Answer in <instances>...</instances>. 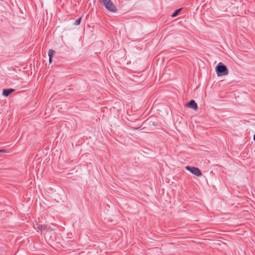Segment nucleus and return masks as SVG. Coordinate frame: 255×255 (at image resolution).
<instances>
[{
    "mask_svg": "<svg viewBox=\"0 0 255 255\" xmlns=\"http://www.w3.org/2000/svg\"><path fill=\"white\" fill-rule=\"evenodd\" d=\"M102 4L109 11L112 12H116L117 11L116 7L111 0H100Z\"/></svg>",
    "mask_w": 255,
    "mask_h": 255,
    "instance_id": "1",
    "label": "nucleus"
},
{
    "mask_svg": "<svg viewBox=\"0 0 255 255\" xmlns=\"http://www.w3.org/2000/svg\"><path fill=\"white\" fill-rule=\"evenodd\" d=\"M216 71L218 76L226 75L228 74L227 67L222 63L220 62L216 67Z\"/></svg>",
    "mask_w": 255,
    "mask_h": 255,
    "instance_id": "2",
    "label": "nucleus"
},
{
    "mask_svg": "<svg viewBox=\"0 0 255 255\" xmlns=\"http://www.w3.org/2000/svg\"><path fill=\"white\" fill-rule=\"evenodd\" d=\"M185 168L188 171L197 176H201L202 175V173L198 168L189 166H187Z\"/></svg>",
    "mask_w": 255,
    "mask_h": 255,
    "instance_id": "3",
    "label": "nucleus"
},
{
    "mask_svg": "<svg viewBox=\"0 0 255 255\" xmlns=\"http://www.w3.org/2000/svg\"><path fill=\"white\" fill-rule=\"evenodd\" d=\"M188 107H191L194 110H197L198 109L197 104L194 100H191L187 105Z\"/></svg>",
    "mask_w": 255,
    "mask_h": 255,
    "instance_id": "4",
    "label": "nucleus"
},
{
    "mask_svg": "<svg viewBox=\"0 0 255 255\" xmlns=\"http://www.w3.org/2000/svg\"><path fill=\"white\" fill-rule=\"evenodd\" d=\"M14 91L12 89H4L3 90L2 95L4 96L7 97L9 95Z\"/></svg>",
    "mask_w": 255,
    "mask_h": 255,
    "instance_id": "5",
    "label": "nucleus"
},
{
    "mask_svg": "<svg viewBox=\"0 0 255 255\" xmlns=\"http://www.w3.org/2000/svg\"><path fill=\"white\" fill-rule=\"evenodd\" d=\"M181 8H179L175 10L174 12L171 15V16L172 17L176 16L178 14L179 12L181 11Z\"/></svg>",
    "mask_w": 255,
    "mask_h": 255,
    "instance_id": "6",
    "label": "nucleus"
},
{
    "mask_svg": "<svg viewBox=\"0 0 255 255\" xmlns=\"http://www.w3.org/2000/svg\"><path fill=\"white\" fill-rule=\"evenodd\" d=\"M55 51L52 49H50L48 51L49 57H52L54 55Z\"/></svg>",
    "mask_w": 255,
    "mask_h": 255,
    "instance_id": "7",
    "label": "nucleus"
},
{
    "mask_svg": "<svg viewBox=\"0 0 255 255\" xmlns=\"http://www.w3.org/2000/svg\"><path fill=\"white\" fill-rule=\"evenodd\" d=\"M81 19V17H79L78 19H77L75 22V24L79 25L80 23Z\"/></svg>",
    "mask_w": 255,
    "mask_h": 255,
    "instance_id": "8",
    "label": "nucleus"
},
{
    "mask_svg": "<svg viewBox=\"0 0 255 255\" xmlns=\"http://www.w3.org/2000/svg\"><path fill=\"white\" fill-rule=\"evenodd\" d=\"M38 228L39 230H41L43 228L44 229V227H43L42 226V225H39L38 226Z\"/></svg>",
    "mask_w": 255,
    "mask_h": 255,
    "instance_id": "9",
    "label": "nucleus"
},
{
    "mask_svg": "<svg viewBox=\"0 0 255 255\" xmlns=\"http://www.w3.org/2000/svg\"><path fill=\"white\" fill-rule=\"evenodd\" d=\"M52 61V57H49V61L50 63Z\"/></svg>",
    "mask_w": 255,
    "mask_h": 255,
    "instance_id": "10",
    "label": "nucleus"
},
{
    "mask_svg": "<svg viewBox=\"0 0 255 255\" xmlns=\"http://www.w3.org/2000/svg\"><path fill=\"white\" fill-rule=\"evenodd\" d=\"M4 152V150L0 149V152Z\"/></svg>",
    "mask_w": 255,
    "mask_h": 255,
    "instance_id": "11",
    "label": "nucleus"
},
{
    "mask_svg": "<svg viewBox=\"0 0 255 255\" xmlns=\"http://www.w3.org/2000/svg\"><path fill=\"white\" fill-rule=\"evenodd\" d=\"M254 139L255 140V134L254 136Z\"/></svg>",
    "mask_w": 255,
    "mask_h": 255,
    "instance_id": "12",
    "label": "nucleus"
}]
</instances>
